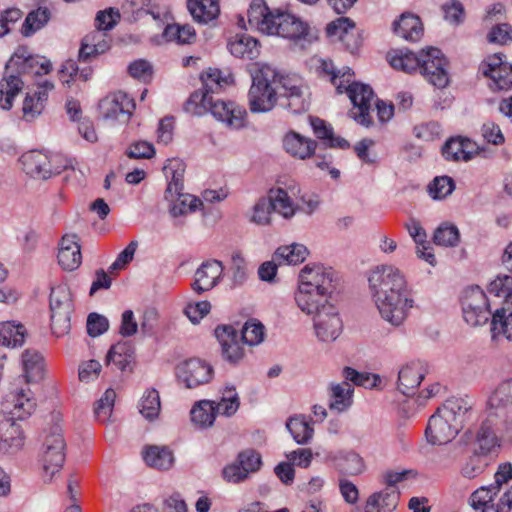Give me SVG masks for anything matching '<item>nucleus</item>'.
<instances>
[{
    "instance_id": "obj_50",
    "label": "nucleus",
    "mask_w": 512,
    "mask_h": 512,
    "mask_svg": "<svg viewBox=\"0 0 512 512\" xmlns=\"http://www.w3.org/2000/svg\"><path fill=\"white\" fill-rule=\"evenodd\" d=\"M195 30L189 25L178 24L167 25L164 30V37L168 41H175L179 44H189L195 39Z\"/></svg>"
},
{
    "instance_id": "obj_17",
    "label": "nucleus",
    "mask_w": 512,
    "mask_h": 512,
    "mask_svg": "<svg viewBox=\"0 0 512 512\" xmlns=\"http://www.w3.org/2000/svg\"><path fill=\"white\" fill-rule=\"evenodd\" d=\"M314 328L322 341H334L342 332L343 324L336 308L331 304L319 310L314 316Z\"/></svg>"
},
{
    "instance_id": "obj_19",
    "label": "nucleus",
    "mask_w": 512,
    "mask_h": 512,
    "mask_svg": "<svg viewBox=\"0 0 512 512\" xmlns=\"http://www.w3.org/2000/svg\"><path fill=\"white\" fill-rule=\"evenodd\" d=\"M215 335L221 345L222 357L230 364H238L245 355L242 339L237 331L228 325L218 326Z\"/></svg>"
},
{
    "instance_id": "obj_18",
    "label": "nucleus",
    "mask_w": 512,
    "mask_h": 512,
    "mask_svg": "<svg viewBox=\"0 0 512 512\" xmlns=\"http://www.w3.org/2000/svg\"><path fill=\"white\" fill-rule=\"evenodd\" d=\"M8 69H16L24 74L42 75L48 74L52 65L45 57L31 56L25 48H18L6 64V70Z\"/></svg>"
},
{
    "instance_id": "obj_38",
    "label": "nucleus",
    "mask_w": 512,
    "mask_h": 512,
    "mask_svg": "<svg viewBox=\"0 0 512 512\" xmlns=\"http://www.w3.org/2000/svg\"><path fill=\"white\" fill-rule=\"evenodd\" d=\"M288 191L282 186L273 187L268 191V201L271 203L273 211L282 215L285 219H290L296 212Z\"/></svg>"
},
{
    "instance_id": "obj_31",
    "label": "nucleus",
    "mask_w": 512,
    "mask_h": 512,
    "mask_svg": "<svg viewBox=\"0 0 512 512\" xmlns=\"http://www.w3.org/2000/svg\"><path fill=\"white\" fill-rule=\"evenodd\" d=\"M393 31L402 39L415 42L423 35V25L418 16L411 13H403L393 22Z\"/></svg>"
},
{
    "instance_id": "obj_26",
    "label": "nucleus",
    "mask_w": 512,
    "mask_h": 512,
    "mask_svg": "<svg viewBox=\"0 0 512 512\" xmlns=\"http://www.w3.org/2000/svg\"><path fill=\"white\" fill-rule=\"evenodd\" d=\"M57 258L59 265L64 270L73 271L80 266L82 255L75 235L62 237Z\"/></svg>"
},
{
    "instance_id": "obj_36",
    "label": "nucleus",
    "mask_w": 512,
    "mask_h": 512,
    "mask_svg": "<svg viewBox=\"0 0 512 512\" xmlns=\"http://www.w3.org/2000/svg\"><path fill=\"white\" fill-rule=\"evenodd\" d=\"M27 336L25 326L17 321L0 322V345L9 348L21 347Z\"/></svg>"
},
{
    "instance_id": "obj_11",
    "label": "nucleus",
    "mask_w": 512,
    "mask_h": 512,
    "mask_svg": "<svg viewBox=\"0 0 512 512\" xmlns=\"http://www.w3.org/2000/svg\"><path fill=\"white\" fill-rule=\"evenodd\" d=\"M343 377L345 378L343 382L332 384L330 388L329 407L338 412L346 410L352 404L353 386L349 381L358 386H366L369 381L368 375L361 374L350 367L344 368Z\"/></svg>"
},
{
    "instance_id": "obj_24",
    "label": "nucleus",
    "mask_w": 512,
    "mask_h": 512,
    "mask_svg": "<svg viewBox=\"0 0 512 512\" xmlns=\"http://www.w3.org/2000/svg\"><path fill=\"white\" fill-rule=\"evenodd\" d=\"M326 32L330 37H337L340 41H346L352 38V43L347 41V50L354 53L360 46L361 40L355 32V22L348 17H340L330 22L326 27Z\"/></svg>"
},
{
    "instance_id": "obj_54",
    "label": "nucleus",
    "mask_w": 512,
    "mask_h": 512,
    "mask_svg": "<svg viewBox=\"0 0 512 512\" xmlns=\"http://www.w3.org/2000/svg\"><path fill=\"white\" fill-rule=\"evenodd\" d=\"M487 457L473 450V454L469 456L461 468V474L468 479H473L483 473L487 466Z\"/></svg>"
},
{
    "instance_id": "obj_10",
    "label": "nucleus",
    "mask_w": 512,
    "mask_h": 512,
    "mask_svg": "<svg viewBox=\"0 0 512 512\" xmlns=\"http://www.w3.org/2000/svg\"><path fill=\"white\" fill-rule=\"evenodd\" d=\"M464 320L471 326L485 324L490 316V304L484 291L478 287L467 288L461 298Z\"/></svg>"
},
{
    "instance_id": "obj_48",
    "label": "nucleus",
    "mask_w": 512,
    "mask_h": 512,
    "mask_svg": "<svg viewBox=\"0 0 512 512\" xmlns=\"http://www.w3.org/2000/svg\"><path fill=\"white\" fill-rule=\"evenodd\" d=\"M161 402L160 396L156 389L147 390L140 403V413L147 419H155L160 412Z\"/></svg>"
},
{
    "instance_id": "obj_64",
    "label": "nucleus",
    "mask_w": 512,
    "mask_h": 512,
    "mask_svg": "<svg viewBox=\"0 0 512 512\" xmlns=\"http://www.w3.org/2000/svg\"><path fill=\"white\" fill-rule=\"evenodd\" d=\"M243 469L247 470V474L256 472L261 465V457L254 450H245L239 453L236 460Z\"/></svg>"
},
{
    "instance_id": "obj_9",
    "label": "nucleus",
    "mask_w": 512,
    "mask_h": 512,
    "mask_svg": "<svg viewBox=\"0 0 512 512\" xmlns=\"http://www.w3.org/2000/svg\"><path fill=\"white\" fill-rule=\"evenodd\" d=\"M135 108L134 100L122 91L110 93L99 102L100 116L111 124H127Z\"/></svg>"
},
{
    "instance_id": "obj_28",
    "label": "nucleus",
    "mask_w": 512,
    "mask_h": 512,
    "mask_svg": "<svg viewBox=\"0 0 512 512\" xmlns=\"http://www.w3.org/2000/svg\"><path fill=\"white\" fill-rule=\"evenodd\" d=\"M400 499V493L395 488H385L371 494L363 507V512H393Z\"/></svg>"
},
{
    "instance_id": "obj_46",
    "label": "nucleus",
    "mask_w": 512,
    "mask_h": 512,
    "mask_svg": "<svg viewBox=\"0 0 512 512\" xmlns=\"http://www.w3.org/2000/svg\"><path fill=\"white\" fill-rule=\"evenodd\" d=\"M49 18L50 12L47 8L40 7L31 11L22 25V34L25 37L33 35L47 24Z\"/></svg>"
},
{
    "instance_id": "obj_43",
    "label": "nucleus",
    "mask_w": 512,
    "mask_h": 512,
    "mask_svg": "<svg viewBox=\"0 0 512 512\" xmlns=\"http://www.w3.org/2000/svg\"><path fill=\"white\" fill-rule=\"evenodd\" d=\"M23 82L16 75H10L0 81V107L9 110L14 97L21 91Z\"/></svg>"
},
{
    "instance_id": "obj_27",
    "label": "nucleus",
    "mask_w": 512,
    "mask_h": 512,
    "mask_svg": "<svg viewBox=\"0 0 512 512\" xmlns=\"http://www.w3.org/2000/svg\"><path fill=\"white\" fill-rule=\"evenodd\" d=\"M426 58V49L420 51L419 54L408 49H398L388 53L390 65L397 70L406 73L421 71L422 60Z\"/></svg>"
},
{
    "instance_id": "obj_56",
    "label": "nucleus",
    "mask_w": 512,
    "mask_h": 512,
    "mask_svg": "<svg viewBox=\"0 0 512 512\" xmlns=\"http://www.w3.org/2000/svg\"><path fill=\"white\" fill-rule=\"evenodd\" d=\"M455 189V182L449 176H438L429 184V194L434 199H444Z\"/></svg>"
},
{
    "instance_id": "obj_55",
    "label": "nucleus",
    "mask_w": 512,
    "mask_h": 512,
    "mask_svg": "<svg viewBox=\"0 0 512 512\" xmlns=\"http://www.w3.org/2000/svg\"><path fill=\"white\" fill-rule=\"evenodd\" d=\"M172 202H176L172 208L174 216L194 212L200 205H202L200 199L189 194H183L182 191L174 196V200Z\"/></svg>"
},
{
    "instance_id": "obj_51",
    "label": "nucleus",
    "mask_w": 512,
    "mask_h": 512,
    "mask_svg": "<svg viewBox=\"0 0 512 512\" xmlns=\"http://www.w3.org/2000/svg\"><path fill=\"white\" fill-rule=\"evenodd\" d=\"M116 398V392L109 388L105 391L103 396L96 402L94 407V414L96 419L101 422H107L113 411L114 402Z\"/></svg>"
},
{
    "instance_id": "obj_14",
    "label": "nucleus",
    "mask_w": 512,
    "mask_h": 512,
    "mask_svg": "<svg viewBox=\"0 0 512 512\" xmlns=\"http://www.w3.org/2000/svg\"><path fill=\"white\" fill-rule=\"evenodd\" d=\"M51 329L56 336L67 333L70 329L72 303L66 289L58 287L50 294Z\"/></svg>"
},
{
    "instance_id": "obj_25",
    "label": "nucleus",
    "mask_w": 512,
    "mask_h": 512,
    "mask_svg": "<svg viewBox=\"0 0 512 512\" xmlns=\"http://www.w3.org/2000/svg\"><path fill=\"white\" fill-rule=\"evenodd\" d=\"M328 297L321 292H316L309 289L307 285L299 284L295 293V301L301 311L307 314H316L319 310L331 305L328 302Z\"/></svg>"
},
{
    "instance_id": "obj_13",
    "label": "nucleus",
    "mask_w": 512,
    "mask_h": 512,
    "mask_svg": "<svg viewBox=\"0 0 512 512\" xmlns=\"http://www.w3.org/2000/svg\"><path fill=\"white\" fill-rule=\"evenodd\" d=\"M420 74L436 88L442 89L448 86L450 82L448 61L438 48L426 49V58L422 60Z\"/></svg>"
},
{
    "instance_id": "obj_4",
    "label": "nucleus",
    "mask_w": 512,
    "mask_h": 512,
    "mask_svg": "<svg viewBox=\"0 0 512 512\" xmlns=\"http://www.w3.org/2000/svg\"><path fill=\"white\" fill-rule=\"evenodd\" d=\"M247 16L251 28L266 35H278L289 39L302 49L314 39L307 23L278 9L271 10L264 0H253Z\"/></svg>"
},
{
    "instance_id": "obj_23",
    "label": "nucleus",
    "mask_w": 512,
    "mask_h": 512,
    "mask_svg": "<svg viewBox=\"0 0 512 512\" xmlns=\"http://www.w3.org/2000/svg\"><path fill=\"white\" fill-rule=\"evenodd\" d=\"M427 372L422 361H412L402 367L398 375V388L404 395H412Z\"/></svg>"
},
{
    "instance_id": "obj_7",
    "label": "nucleus",
    "mask_w": 512,
    "mask_h": 512,
    "mask_svg": "<svg viewBox=\"0 0 512 512\" xmlns=\"http://www.w3.org/2000/svg\"><path fill=\"white\" fill-rule=\"evenodd\" d=\"M66 442L62 429L54 425L45 432L39 462L42 469V477L45 481H51L60 472L65 462Z\"/></svg>"
},
{
    "instance_id": "obj_37",
    "label": "nucleus",
    "mask_w": 512,
    "mask_h": 512,
    "mask_svg": "<svg viewBox=\"0 0 512 512\" xmlns=\"http://www.w3.org/2000/svg\"><path fill=\"white\" fill-rule=\"evenodd\" d=\"M134 361V347L129 341H122L114 344L106 356V364H113L121 371L130 369Z\"/></svg>"
},
{
    "instance_id": "obj_49",
    "label": "nucleus",
    "mask_w": 512,
    "mask_h": 512,
    "mask_svg": "<svg viewBox=\"0 0 512 512\" xmlns=\"http://www.w3.org/2000/svg\"><path fill=\"white\" fill-rule=\"evenodd\" d=\"M286 426L299 444L306 443L312 438L313 428L302 417L290 418Z\"/></svg>"
},
{
    "instance_id": "obj_57",
    "label": "nucleus",
    "mask_w": 512,
    "mask_h": 512,
    "mask_svg": "<svg viewBox=\"0 0 512 512\" xmlns=\"http://www.w3.org/2000/svg\"><path fill=\"white\" fill-rule=\"evenodd\" d=\"M264 326L256 321L249 320L245 323L241 331V339L248 345H256L264 339Z\"/></svg>"
},
{
    "instance_id": "obj_63",
    "label": "nucleus",
    "mask_w": 512,
    "mask_h": 512,
    "mask_svg": "<svg viewBox=\"0 0 512 512\" xmlns=\"http://www.w3.org/2000/svg\"><path fill=\"white\" fill-rule=\"evenodd\" d=\"M120 18V14L117 10L110 8L105 11H99L96 16V31H108L111 30Z\"/></svg>"
},
{
    "instance_id": "obj_62",
    "label": "nucleus",
    "mask_w": 512,
    "mask_h": 512,
    "mask_svg": "<svg viewBox=\"0 0 512 512\" xmlns=\"http://www.w3.org/2000/svg\"><path fill=\"white\" fill-rule=\"evenodd\" d=\"M128 72L131 77L146 82L152 77L153 67L148 61L139 59L128 66Z\"/></svg>"
},
{
    "instance_id": "obj_16",
    "label": "nucleus",
    "mask_w": 512,
    "mask_h": 512,
    "mask_svg": "<svg viewBox=\"0 0 512 512\" xmlns=\"http://www.w3.org/2000/svg\"><path fill=\"white\" fill-rule=\"evenodd\" d=\"M496 419L497 418L488 415L481 423L472 443L475 452L489 456L496 453L500 448V438L497 435V432L500 431V427Z\"/></svg>"
},
{
    "instance_id": "obj_5",
    "label": "nucleus",
    "mask_w": 512,
    "mask_h": 512,
    "mask_svg": "<svg viewBox=\"0 0 512 512\" xmlns=\"http://www.w3.org/2000/svg\"><path fill=\"white\" fill-rule=\"evenodd\" d=\"M468 409L464 399H448L428 421L425 431L428 442L442 445L454 439L462 428Z\"/></svg>"
},
{
    "instance_id": "obj_1",
    "label": "nucleus",
    "mask_w": 512,
    "mask_h": 512,
    "mask_svg": "<svg viewBox=\"0 0 512 512\" xmlns=\"http://www.w3.org/2000/svg\"><path fill=\"white\" fill-rule=\"evenodd\" d=\"M252 73L249 103L252 112L270 111L277 101V95L287 98V106L295 113L305 111L309 103L302 87L292 83L276 68L268 64H257Z\"/></svg>"
},
{
    "instance_id": "obj_32",
    "label": "nucleus",
    "mask_w": 512,
    "mask_h": 512,
    "mask_svg": "<svg viewBox=\"0 0 512 512\" xmlns=\"http://www.w3.org/2000/svg\"><path fill=\"white\" fill-rule=\"evenodd\" d=\"M24 445L23 431L17 423L7 419L0 423V449L14 453Z\"/></svg>"
},
{
    "instance_id": "obj_30",
    "label": "nucleus",
    "mask_w": 512,
    "mask_h": 512,
    "mask_svg": "<svg viewBox=\"0 0 512 512\" xmlns=\"http://www.w3.org/2000/svg\"><path fill=\"white\" fill-rule=\"evenodd\" d=\"M223 268L221 262L213 260L203 263L195 273L193 289L197 292L208 291L218 282Z\"/></svg>"
},
{
    "instance_id": "obj_42",
    "label": "nucleus",
    "mask_w": 512,
    "mask_h": 512,
    "mask_svg": "<svg viewBox=\"0 0 512 512\" xmlns=\"http://www.w3.org/2000/svg\"><path fill=\"white\" fill-rule=\"evenodd\" d=\"M11 414L17 419H24L35 410L36 402L29 388L20 389L13 395Z\"/></svg>"
},
{
    "instance_id": "obj_34",
    "label": "nucleus",
    "mask_w": 512,
    "mask_h": 512,
    "mask_svg": "<svg viewBox=\"0 0 512 512\" xmlns=\"http://www.w3.org/2000/svg\"><path fill=\"white\" fill-rule=\"evenodd\" d=\"M23 376L26 383L38 382L43 379L45 363L43 356L35 349H26L21 356Z\"/></svg>"
},
{
    "instance_id": "obj_60",
    "label": "nucleus",
    "mask_w": 512,
    "mask_h": 512,
    "mask_svg": "<svg viewBox=\"0 0 512 512\" xmlns=\"http://www.w3.org/2000/svg\"><path fill=\"white\" fill-rule=\"evenodd\" d=\"M101 36L100 31H93L83 38L81 48L79 50V60L87 62L91 57L99 55L94 42L98 38H101Z\"/></svg>"
},
{
    "instance_id": "obj_6",
    "label": "nucleus",
    "mask_w": 512,
    "mask_h": 512,
    "mask_svg": "<svg viewBox=\"0 0 512 512\" xmlns=\"http://www.w3.org/2000/svg\"><path fill=\"white\" fill-rule=\"evenodd\" d=\"M20 161L23 170L34 178L48 179L68 168L74 169V159H68L61 153H47L31 150L24 153Z\"/></svg>"
},
{
    "instance_id": "obj_45",
    "label": "nucleus",
    "mask_w": 512,
    "mask_h": 512,
    "mask_svg": "<svg viewBox=\"0 0 512 512\" xmlns=\"http://www.w3.org/2000/svg\"><path fill=\"white\" fill-rule=\"evenodd\" d=\"M215 401L202 400L191 409V420L201 426H211L215 420Z\"/></svg>"
},
{
    "instance_id": "obj_20",
    "label": "nucleus",
    "mask_w": 512,
    "mask_h": 512,
    "mask_svg": "<svg viewBox=\"0 0 512 512\" xmlns=\"http://www.w3.org/2000/svg\"><path fill=\"white\" fill-rule=\"evenodd\" d=\"M300 283L307 285L309 289L321 292L325 296H329L334 289L333 273L323 267L310 268L305 266L300 273Z\"/></svg>"
},
{
    "instance_id": "obj_2",
    "label": "nucleus",
    "mask_w": 512,
    "mask_h": 512,
    "mask_svg": "<svg viewBox=\"0 0 512 512\" xmlns=\"http://www.w3.org/2000/svg\"><path fill=\"white\" fill-rule=\"evenodd\" d=\"M200 79L203 89L191 94L185 104L186 112L196 116L210 112L215 119L223 124L234 128H243L247 124V111L243 107L234 102L213 100L209 95L217 93L229 85L230 75H223L222 71L217 68H208L201 73Z\"/></svg>"
},
{
    "instance_id": "obj_40",
    "label": "nucleus",
    "mask_w": 512,
    "mask_h": 512,
    "mask_svg": "<svg viewBox=\"0 0 512 512\" xmlns=\"http://www.w3.org/2000/svg\"><path fill=\"white\" fill-rule=\"evenodd\" d=\"M187 8L199 23H208L215 19L220 11L217 0H187Z\"/></svg>"
},
{
    "instance_id": "obj_29",
    "label": "nucleus",
    "mask_w": 512,
    "mask_h": 512,
    "mask_svg": "<svg viewBox=\"0 0 512 512\" xmlns=\"http://www.w3.org/2000/svg\"><path fill=\"white\" fill-rule=\"evenodd\" d=\"M185 169V163L179 158H172L166 161L163 172L166 178L170 179L165 191L166 200L173 201L174 196L183 190Z\"/></svg>"
},
{
    "instance_id": "obj_61",
    "label": "nucleus",
    "mask_w": 512,
    "mask_h": 512,
    "mask_svg": "<svg viewBox=\"0 0 512 512\" xmlns=\"http://www.w3.org/2000/svg\"><path fill=\"white\" fill-rule=\"evenodd\" d=\"M154 154L153 145L146 141L134 142L126 150V155L131 159H150Z\"/></svg>"
},
{
    "instance_id": "obj_58",
    "label": "nucleus",
    "mask_w": 512,
    "mask_h": 512,
    "mask_svg": "<svg viewBox=\"0 0 512 512\" xmlns=\"http://www.w3.org/2000/svg\"><path fill=\"white\" fill-rule=\"evenodd\" d=\"M341 471L348 475H358L364 471L365 465L362 457L355 452H348L340 460Z\"/></svg>"
},
{
    "instance_id": "obj_12",
    "label": "nucleus",
    "mask_w": 512,
    "mask_h": 512,
    "mask_svg": "<svg viewBox=\"0 0 512 512\" xmlns=\"http://www.w3.org/2000/svg\"><path fill=\"white\" fill-rule=\"evenodd\" d=\"M505 55H489L479 65V72L492 83L490 87L498 90L512 88V65L504 60Z\"/></svg>"
},
{
    "instance_id": "obj_21",
    "label": "nucleus",
    "mask_w": 512,
    "mask_h": 512,
    "mask_svg": "<svg viewBox=\"0 0 512 512\" xmlns=\"http://www.w3.org/2000/svg\"><path fill=\"white\" fill-rule=\"evenodd\" d=\"M442 154L447 160L469 161L479 154V146L465 137H453L446 141Z\"/></svg>"
},
{
    "instance_id": "obj_39",
    "label": "nucleus",
    "mask_w": 512,
    "mask_h": 512,
    "mask_svg": "<svg viewBox=\"0 0 512 512\" xmlns=\"http://www.w3.org/2000/svg\"><path fill=\"white\" fill-rule=\"evenodd\" d=\"M143 457L148 466L159 470H168L174 463L173 453L166 446H147Z\"/></svg>"
},
{
    "instance_id": "obj_35",
    "label": "nucleus",
    "mask_w": 512,
    "mask_h": 512,
    "mask_svg": "<svg viewBox=\"0 0 512 512\" xmlns=\"http://www.w3.org/2000/svg\"><path fill=\"white\" fill-rule=\"evenodd\" d=\"M230 53L242 59L253 60L260 54V44L257 39L246 34H237L228 42Z\"/></svg>"
},
{
    "instance_id": "obj_8",
    "label": "nucleus",
    "mask_w": 512,
    "mask_h": 512,
    "mask_svg": "<svg viewBox=\"0 0 512 512\" xmlns=\"http://www.w3.org/2000/svg\"><path fill=\"white\" fill-rule=\"evenodd\" d=\"M343 93H346L353 104V108L349 112V116L353 118L357 124L369 126L372 121V104L374 102V92L372 88L361 82H352L343 87Z\"/></svg>"
},
{
    "instance_id": "obj_59",
    "label": "nucleus",
    "mask_w": 512,
    "mask_h": 512,
    "mask_svg": "<svg viewBox=\"0 0 512 512\" xmlns=\"http://www.w3.org/2000/svg\"><path fill=\"white\" fill-rule=\"evenodd\" d=\"M273 209L271 207V203H269L267 198H261L254 205L253 215L251 217V221L258 225H268L271 223V214Z\"/></svg>"
},
{
    "instance_id": "obj_41",
    "label": "nucleus",
    "mask_w": 512,
    "mask_h": 512,
    "mask_svg": "<svg viewBox=\"0 0 512 512\" xmlns=\"http://www.w3.org/2000/svg\"><path fill=\"white\" fill-rule=\"evenodd\" d=\"M492 332L494 336L504 335L512 339V301L508 300L501 308L497 309L492 316Z\"/></svg>"
},
{
    "instance_id": "obj_53",
    "label": "nucleus",
    "mask_w": 512,
    "mask_h": 512,
    "mask_svg": "<svg viewBox=\"0 0 512 512\" xmlns=\"http://www.w3.org/2000/svg\"><path fill=\"white\" fill-rule=\"evenodd\" d=\"M460 234L456 226L448 223L440 225L434 233V243L440 246H456L459 242Z\"/></svg>"
},
{
    "instance_id": "obj_15",
    "label": "nucleus",
    "mask_w": 512,
    "mask_h": 512,
    "mask_svg": "<svg viewBox=\"0 0 512 512\" xmlns=\"http://www.w3.org/2000/svg\"><path fill=\"white\" fill-rule=\"evenodd\" d=\"M176 375L187 388H196L212 379L213 368L200 358H191L177 366Z\"/></svg>"
},
{
    "instance_id": "obj_44",
    "label": "nucleus",
    "mask_w": 512,
    "mask_h": 512,
    "mask_svg": "<svg viewBox=\"0 0 512 512\" xmlns=\"http://www.w3.org/2000/svg\"><path fill=\"white\" fill-rule=\"evenodd\" d=\"M308 255V250L304 245L292 244L279 247L275 252V259L279 264L297 265L302 263Z\"/></svg>"
},
{
    "instance_id": "obj_22",
    "label": "nucleus",
    "mask_w": 512,
    "mask_h": 512,
    "mask_svg": "<svg viewBox=\"0 0 512 512\" xmlns=\"http://www.w3.org/2000/svg\"><path fill=\"white\" fill-rule=\"evenodd\" d=\"M512 407V380H506L498 385L488 399V415L495 418H506Z\"/></svg>"
},
{
    "instance_id": "obj_47",
    "label": "nucleus",
    "mask_w": 512,
    "mask_h": 512,
    "mask_svg": "<svg viewBox=\"0 0 512 512\" xmlns=\"http://www.w3.org/2000/svg\"><path fill=\"white\" fill-rule=\"evenodd\" d=\"M240 402L235 388H226L219 402L214 404L215 415H233L239 408Z\"/></svg>"
},
{
    "instance_id": "obj_33",
    "label": "nucleus",
    "mask_w": 512,
    "mask_h": 512,
    "mask_svg": "<svg viewBox=\"0 0 512 512\" xmlns=\"http://www.w3.org/2000/svg\"><path fill=\"white\" fill-rule=\"evenodd\" d=\"M284 149L295 158H309L316 149V142L306 138L294 130L287 133L283 139Z\"/></svg>"
},
{
    "instance_id": "obj_52",
    "label": "nucleus",
    "mask_w": 512,
    "mask_h": 512,
    "mask_svg": "<svg viewBox=\"0 0 512 512\" xmlns=\"http://www.w3.org/2000/svg\"><path fill=\"white\" fill-rule=\"evenodd\" d=\"M488 292L497 298H503L502 306L512 301V277L509 275H503L496 277L488 286Z\"/></svg>"
},
{
    "instance_id": "obj_3",
    "label": "nucleus",
    "mask_w": 512,
    "mask_h": 512,
    "mask_svg": "<svg viewBox=\"0 0 512 512\" xmlns=\"http://www.w3.org/2000/svg\"><path fill=\"white\" fill-rule=\"evenodd\" d=\"M370 289L381 316L394 326H399L413 306L405 276L393 266L383 265L372 271Z\"/></svg>"
}]
</instances>
